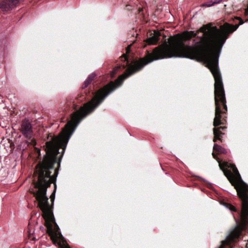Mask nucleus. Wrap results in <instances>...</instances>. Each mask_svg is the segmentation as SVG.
<instances>
[{
    "mask_svg": "<svg viewBox=\"0 0 248 248\" xmlns=\"http://www.w3.org/2000/svg\"><path fill=\"white\" fill-rule=\"evenodd\" d=\"M238 25L231 26L225 24L217 29L216 26L207 24L201 27L199 31L202 32L203 36L193 46L185 45L183 40L195 36L193 31H185L181 35L170 37L166 43L156 47L153 54L140 59V68L154 60L172 57H182L199 60L204 62L212 73L219 71V53L229 34L234 31Z\"/></svg>",
    "mask_w": 248,
    "mask_h": 248,
    "instance_id": "f257e3e1",
    "label": "nucleus"
},
{
    "mask_svg": "<svg viewBox=\"0 0 248 248\" xmlns=\"http://www.w3.org/2000/svg\"><path fill=\"white\" fill-rule=\"evenodd\" d=\"M230 167L232 169V172L230 170H227L224 173L232 185L234 186L239 197L241 200L242 212L237 226L230 232L226 239L222 242L220 248H223L225 245L229 244L235 238H238L245 225L248 221V186L242 181L235 166L232 164Z\"/></svg>",
    "mask_w": 248,
    "mask_h": 248,
    "instance_id": "f03ea898",
    "label": "nucleus"
},
{
    "mask_svg": "<svg viewBox=\"0 0 248 248\" xmlns=\"http://www.w3.org/2000/svg\"><path fill=\"white\" fill-rule=\"evenodd\" d=\"M212 73L215 79V116L214 120L213 125L215 126H218L222 124L221 118L220 104H222L224 108L227 110V105L225 97L224 91L221 77L219 71L215 72L213 70Z\"/></svg>",
    "mask_w": 248,
    "mask_h": 248,
    "instance_id": "7ed1b4c3",
    "label": "nucleus"
},
{
    "mask_svg": "<svg viewBox=\"0 0 248 248\" xmlns=\"http://www.w3.org/2000/svg\"><path fill=\"white\" fill-rule=\"evenodd\" d=\"M19 130L26 139L28 140L31 139L33 130L32 125L29 120L26 119L22 120Z\"/></svg>",
    "mask_w": 248,
    "mask_h": 248,
    "instance_id": "20e7f679",
    "label": "nucleus"
},
{
    "mask_svg": "<svg viewBox=\"0 0 248 248\" xmlns=\"http://www.w3.org/2000/svg\"><path fill=\"white\" fill-rule=\"evenodd\" d=\"M19 0H2L0 2V9L3 11L12 10L18 2Z\"/></svg>",
    "mask_w": 248,
    "mask_h": 248,
    "instance_id": "39448f33",
    "label": "nucleus"
},
{
    "mask_svg": "<svg viewBox=\"0 0 248 248\" xmlns=\"http://www.w3.org/2000/svg\"><path fill=\"white\" fill-rule=\"evenodd\" d=\"M96 76V75L95 74L90 75L83 84L82 86V89L84 90V93L86 94H87V93L89 94L90 91H92L91 84L93 81L95 79Z\"/></svg>",
    "mask_w": 248,
    "mask_h": 248,
    "instance_id": "423d86ee",
    "label": "nucleus"
},
{
    "mask_svg": "<svg viewBox=\"0 0 248 248\" xmlns=\"http://www.w3.org/2000/svg\"><path fill=\"white\" fill-rule=\"evenodd\" d=\"M160 35V33L158 31H155L153 36L149 38L147 42L149 44L152 45H155L157 43L159 40V37Z\"/></svg>",
    "mask_w": 248,
    "mask_h": 248,
    "instance_id": "0eeeda50",
    "label": "nucleus"
},
{
    "mask_svg": "<svg viewBox=\"0 0 248 248\" xmlns=\"http://www.w3.org/2000/svg\"><path fill=\"white\" fill-rule=\"evenodd\" d=\"M225 128L224 127L220 126L218 128H215L214 129V141H216V140H220V135L223 134V133L221 132V130H223Z\"/></svg>",
    "mask_w": 248,
    "mask_h": 248,
    "instance_id": "6e6552de",
    "label": "nucleus"
},
{
    "mask_svg": "<svg viewBox=\"0 0 248 248\" xmlns=\"http://www.w3.org/2000/svg\"><path fill=\"white\" fill-rule=\"evenodd\" d=\"M213 149H214V150L217 151L218 152L221 153H226V151L224 148H222L220 146H219L217 144H214V145L213 146Z\"/></svg>",
    "mask_w": 248,
    "mask_h": 248,
    "instance_id": "1a4fd4ad",
    "label": "nucleus"
},
{
    "mask_svg": "<svg viewBox=\"0 0 248 248\" xmlns=\"http://www.w3.org/2000/svg\"><path fill=\"white\" fill-rule=\"evenodd\" d=\"M220 1V0H212V1H211L209 2L205 3L204 4V5L205 6H206V7H210V6L213 5L215 3H218Z\"/></svg>",
    "mask_w": 248,
    "mask_h": 248,
    "instance_id": "9d476101",
    "label": "nucleus"
},
{
    "mask_svg": "<svg viewBox=\"0 0 248 248\" xmlns=\"http://www.w3.org/2000/svg\"><path fill=\"white\" fill-rule=\"evenodd\" d=\"M226 207L229 208V209L231 211H236L235 207L232 205L229 204L226 206Z\"/></svg>",
    "mask_w": 248,
    "mask_h": 248,
    "instance_id": "9b49d317",
    "label": "nucleus"
},
{
    "mask_svg": "<svg viewBox=\"0 0 248 248\" xmlns=\"http://www.w3.org/2000/svg\"><path fill=\"white\" fill-rule=\"evenodd\" d=\"M31 144L32 145H35L36 144V141L34 139L31 140Z\"/></svg>",
    "mask_w": 248,
    "mask_h": 248,
    "instance_id": "f8f14e48",
    "label": "nucleus"
},
{
    "mask_svg": "<svg viewBox=\"0 0 248 248\" xmlns=\"http://www.w3.org/2000/svg\"><path fill=\"white\" fill-rule=\"evenodd\" d=\"M131 5L130 4H128V5H126V7H127V9L128 10H130L131 9L130 8V7H131Z\"/></svg>",
    "mask_w": 248,
    "mask_h": 248,
    "instance_id": "ddd939ff",
    "label": "nucleus"
},
{
    "mask_svg": "<svg viewBox=\"0 0 248 248\" xmlns=\"http://www.w3.org/2000/svg\"><path fill=\"white\" fill-rule=\"evenodd\" d=\"M248 14V6L247 9L245 10V15H247Z\"/></svg>",
    "mask_w": 248,
    "mask_h": 248,
    "instance_id": "4468645a",
    "label": "nucleus"
},
{
    "mask_svg": "<svg viewBox=\"0 0 248 248\" xmlns=\"http://www.w3.org/2000/svg\"><path fill=\"white\" fill-rule=\"evenodd\" d=\"M137 12L138 13H140V7L137 8Z\"/></svg>",
    "mask_w": 248,
    "mask_h": 248,
    "instance_id": "2eb2a0df",
    "label": "nucleus"
},
{
    "mask_svg": "<svg viewBox=\"0 0 248 248\" xmlns=\"http://www.w3.org/2000/svg\"><path fill=\"white\" fill-rule=\"evenodd\" d=\"M224 166V167H227V163H225Z\"/></svg>",
    "mask_w": 248,
    "mask_h": 248,
    "instance_id": "dca6fc26",
    "label": "nucleus"
},
{
    "mask_svg": "<svg viewBox=\"0 0 248 248\" xmlns=\"http://www.w3.org/2000/svg\"><path fill=\"white\" fill-rule=\"evenodd\" d=\"M243 24V22L242 21H241L240 22V24Z\"/></svg>",
    "mask_w": 248,
    "mask_h": 248,
    "instance_id": "f3484780",
    "label": "nucleus"
},
{
    "mask_svg": "<svg viewBox=\"0 0 248 248\" xmlns=\"http://www.w3.org/2000/svg\"><path fill=\"white\" fill-rule=\"evenodd\" d=\"M219 166L220 168H221V164H219Z\"/></svg>",
    "mask_w": 248,
    "mask_h": 248,
    "instance_id": "a211bd4d",
    "label": "nucleus"
},
{
    "mask_svg": "<svg viewBox=\"0 0 248 248\" xmlns=\"http://www.w3.org/2000/svg\"><path fill=\"white\" fill-rule=\"evenodd\" d=\"M212 155L215 157L214 153H212Z\"/></svg>",
    "mask_w": 248,
    "mask_h": 248,
    "instance_id": "6ab92c4d",
    "label": "nucleus"
}]
</instances>
